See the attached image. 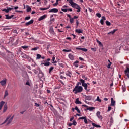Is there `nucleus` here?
I'll return each mask as SVG.
<instances>
[{"mask_svg":"<svg viewBox=\"0 0 129 129\" xmlns=\"http://www.w3.org/2000/svg\"><path fill=\"white\" fill-rule=\"evenodd\" d=\"M82 90H83V88H82V87L75 86L73 90V92H74L75 94H77L78 93H80V92H82Z\"/></svg>","mask_w":129,"mask_h":129,"instance_id":"1","label":"nucleus"},{"mask_svg":"<svg viewBox=\"0 0 129 129\" xmlns=\"http://www.w3.org/2000/svg\"><path fill=\"white\" fill-rule=\"evenodd\" d=\"M13 118H14V116H13L11 117V115L8 116L7 117L6 119L5 120L4 122L2 124H1V125L5 124V123H6V122H7V121H8V122L6 124V125H9V124H10V123H11V122H12V121H13Z\"/></svg>","mask_w":129,"mask_h":129,"instance_id":"2","label":"nucleus"},{"mask_svg":"<svg viewBox=\"0 0 129 129\" xmlns=\"http://www.w3.org/2000/svg\"><path fill=\"white\" fill-rule=\"evenodd\" d=\"M80 81L81 82V83H82V86H83V87H84V89L87 91H89V90L87 89V87H88V85H89V83H85V81H84V80L83 79H80ZM88 84V85H87Z\"/></svg>","mask_w":129,"mask_h":129,"instance_id":"3","label":"nucleus"},{"mask_svg":"<svg viewBox=\"0 0 129 129\" xmlns=\"http://www.w3.org/2000/svg\"><path fill=\"white\" fill-rule=\"evenodd\" d=\"M125 76L127 77V78L129 79V66H126V69L124 71Z\"/></svg>","mask_w":129,"mask_h":129,"instance_id":"4","label":"nucleus"},{"mask_svg":"<svg viewBox=\"0 0 129 129\" xmlns=\"http://www.w3.org/2000/svg\"><path fill=\"white\" fill-rule=\"evenodd\" d=\"M12 10H13V8L9 7L7 9H4L2 11L3 12H5V13H9Z\"/></svg>","mask_w":129,"mask_h":129,"instance_id":"5","label":"nucleus"},{"mask_svg":"<svg viewBox=\"0 0 129 129\" xmlns=\"http://www.w3.org/2000/svg\"><path fill=\"white\" fill-rule=\"evenodd\" d=\"M59 12V10L57 8H52L49 11V13H58Z\"/></svg>","mask_w":129,"mask_h":129,"instance_id":"6","label":"nucleus"},{"mask_svg":"<svg viewBox=\"0 0 129 129\" xmlns=\"http://www.w3.org/2000/svg\"><path fill=\"white\" fill-rule=\"evenodd\" d=\"M7 55L10 59H13L14 58V54H13L12 52H10L9 51H7Z\"/></svg>","mask_w":129,"mask_h":129,"instance_id":"7","label":"nucleus"},{"mask_svg":"<svg viewBox=\"0 0 129 129\" xmlns=\"http://www.w3.org/2000/svg\"><path fill=\"white\" fill-rule=\"evenodd\" d=\"M0 83L2 86H5L7 84V79H4L0 82Z\"/></svg>","mask_w":129,"mask_h":129,"instance_id":"8","label":"nucleus"},{"mask_svg":"<svg viewBox=\"0 0 129 129\" xmlns=\"http://www.w3.org/2000/svg\"><path fill=\"white\" fill-rule=\"evenodd\" d=\"M104 21H106V18L105 16H102L100 21V24L102 25H104Z\"/></svg>","mask_w":129,"mask_h":129,"instance_id":"9","label":"nucleus"},{"mask_svg":"<svg viewBox=\"0 0 129 129\" xmlns=\"http://www.w3.org/2000/svg\"><path fill=\"white\" fill-rule=\"evenodd\" d=\"M66 75H67V76H69V77L71 78V77L72 76V72L68 71L66 72Z\"/></svg>","mask_w":129,"mask_h":129,"instance_id":"10","label":"nucleus"},{"mask_svg":"<svg viewBox=\"0 0 129 129\" xmlns=\"http://www.w3.org/2000/svg\"><path fill=\"white\" fill-rule=\"evenodd\" d=\"M84 97L86 100H91V99H92V97L90 96H86V95H85Z\"/></svg>","mask_w":129,"mask_h":129,"instance_id":"11","label":"nucleus"},{"mask_svg":"<svg viewBox=\"0 0 129 129\" xmlns=\"http://www.w3.org/2000/svg\"><path fill=\"white\" fill-rule=\"evenodd\" d=\"M70 5H71L72 8H75V7L76 6V5H77V4L74 3L73 1H72V0H71L70 2H69Z\"/></svg>","mask_w":129,"mask_h":129,"instance_id":"12","label":"nucleus"},{"mask_svg":"<svg viewBox=\"0 0 129 129\" xmlns=\"http://www.w3.org/2000/svg\"><path fill=\"white\" fill-rule=\"evenodd\" d=\"M76 50H81V51H83V52H87L88 50L86 48H79V47H76Z\"/></svg>","mask_w":129,"mask_h":129,"instance_id":"13","label":"nucleus"},{"mask_svg":"<svg viewBox=\"0 0 129 129\" xmlns=\"http://www.w3.org/2000/svg\"><path fill=\"white\" fill-rule=\"evenodd\" d=\"M33 23H34V20L32 19L30 21H29V22H26L25 23V25L30 26V25H32V24H33Z\"/></svg>","mask_w":129,"mask_h":129,"instance_id":"14","label":"nucleus"},{"mask_svg":"<svg viewBox=\"0 0 129 129\" xmlns=\"http://www.w3.org/2000/svg\"><path fill=\"white\" fill-rule=\"evenodd\" d=\"M100 112L98 111L96 113V115L97 117L99 118V119H102L103 117L102 116L100 115Z\"/></svg>","mask_w":129,"mask_h":129,"instance_id":"15","label":"nucleus"},{"mask_svg":"<svg viewBox=\"0 0 129 129\" xmlns=\"http://www.w3.org/2000/svg\"><path fill=\"white\" fill-rule=\"evenodd\" d=\"M5 17L6 20H10L12 18H14V15H12L11 16H9V15H5Z\"/></svg>","mask_w":129,"mask_h":129,"instance_id":"16","label":"nucleus"},{"mask_svg":"<svg viewBox=\"0 0 129 129\" xmlns=\"http://www.w3.org/2000/svg\"><path fill=\"white\" fill-rule=\"evenodd\" d=\"M38 77H39V78H43V77H44V73H43V72H39Z\"/></svg>","mask_w":129,"mask_h":129,"instance_id":"17","label":"nucleus"},{"mask_svg":"<svg viewBox=\"0 0 129 129\" xmlns=\"http://www.w3.org/2000/svg\"><path fill=\"white\" fill-rule=\"evenodd\" d=\"M7 110H8V105H7V104H6L4 106L3 111V113H5V112H6V111H7Z\"/></svg>","mask_w":129,"mask_h":129,"instance_id":"18","label":"nucleus"},{"mask_svg":"<svg viewBox=\"0 0 129 129\" xmlns=\"http://www.w3.org/2000/svg\"><path fill=\"white\" fill-rule=\"evenodd\" d=\"M112 106H114L115 105V101L113 100V98H111V105Z\"/></svg>","mask_w":129,"mask_h":129,"instance_id":"19","label":"nucleus"},{"mask_svg":"<svg viewBox=\"0 0 129 129\" xmlns=\"http://www.w3.org/2000/svg\"><path fill=\"white\" fill-rule=\"evenodd\" d=\"M46 17L47 16L45 15H43L39 18L38 21H42V20H44V19H46Z\"/></svg>","mask_w":129,"mask_h":129,"instance_id":"20","label":"nucleus"},{"mask_svg":"<svg viewBox=\"0 0 129 129\" xmlns=\"http://www.w3.org/2000/svg\"><path fill=\"white\" fill-rule=\"evenodd\" d=\"M92 125H93V126H94V127H97V128H100V127H101V126H100V125H97L94 123H92Z\"/></svg>","mask_w":129,"mask_h":129,"instance_id":"21","label":"nucleus"},{"mask_svg":"<svg viewBox=\"0 0 129 129\" xmlns=\"http://www.w3.org/2000/svg\"><path fill=\"white\" fill-rule=\"evenodd\" d=\"M75 103L76 104H82V102H81L80 101H79V98H77L75 101Z\"/></svg>","mask_w":129,"mask_h":129,"instance_id":"22","label":"nucleus"},{"mask_svg":"<svg viewBox=\"0 0 129 129\" xmlns=\"http://www.w3.org/2000/svg\"><path fill=\"white\" fill-rule=\"evenodd\" d=\"M94 109H95V108H94V107H90L87 108L86 110H89V111H92V110H93Z\"/></svg>","mask_w":129,"mask_h":129,"instance_id":"23","label":"nucleus"},{"mask_svg":"<svg viewBox=\"0 0 129 129\" xmlns=\"http://www.w3.org/2000/svg\"><path fill=\"white\" fill-rule=\"evenodd\" d=\"M41 65H44V66H50V62L48 61L47 62H42Z\"/></svg>","mask_w":129,"mask_h":129,"instance_id":"24","label":"nucleus"},{"mask_svg":"<svg viewBox=\"0 0 129 129\" xmlns=\"http://www.w3.org/2000/svg\"><path fill=\"white\" fill-rule=\"evenodd\" d=\"M69 58L71 60H74V56L73 55H72L71 54H69Z\"/></svg>","mask_w":129,"mask_h":129,"instance_id":"25","label":"nucleus"},{"mask_svg":"<svg viewBox=\"0 0 129 129\" xmlns=\"http://www.w3.org/2000/svg\"><path fill=\"white\" fill-rule=\"evenodd\" d=\"M116 31H117V29H114L113 30H112L111 32H109L108 33V35H109L110 34H112V35H113V34H114V33H115Z\"/></svg>","mask_w":129,"mask_h":129,"instance_id":"26","label":"nucleus"},{"mask_svg":"<svg viewBox=\"0 0 129 129\" xmlns=\"http://www.w3.org/2000/svg\"><path fill=\"white\" fill-rule=\"evenodd\" d=\"M49 9H50V6L47 8H41L39 9V10H40V11H46V10H49Z\"/></svg>","mask_w":129,"mask_h":129,"instance_id":"27","label":"nucleus"},{"mask_svg":"<svg viewBox=\"0 0 129 129\" xmlns=\"http://www.w3.org/2000/svg\"><path fill=\"white\" fill-rule=\"evenodd\" d=\"M78 63H79V61L76 60L74 63V66L75 67L77 68L78 67Z\"/></svg>","mask_w":129,"mask_h":129,"instance_id":"28","label":"nucleus"},{"mask_svg":"<svg viewBox=\"0 0 129 129\" xmlns=\"http://www.w3.org/2000/svg\"><path fill=\"white\" fill-rule=\"evenodd\" d=\"M75 32L78 34H81V33H82V30L81 29H76Z\"/></svg>","mask_w":129,"mask_h":129,"instance_id":"29","label":"nucleus"},{"mask_svg":"<svg viewBox=\"0 0 129 129\" xmlns=\"http://www.w3.org/2000/svg\"><path fill=\"white\" fill-rule=\"evenodd\" d=\"M8 95H9V93L8 92V90H6V91H5V92L4 98H6V97H7V96H8Z\"/></svg>","mask_w":129,"mask_h":129,"instance_id":"30","label":"nucleus"},{"mask_svg":"<svg viewBox=\"0 0 129 129\" xmlns=\"http://www.w3.org/2000/svg\"><path fill=\"white\" fill-rule=\"evenodd\" d=\"M113 123V118H112V117H111V118L110 119V125H112Z\"/></svg>","mask_w":129,"mask_h":129,"instance_id":"31","label":"nucleus"},{"mask_svg":"<svg viewBox=\"0 0 129 129\" xmlns=\"http://www.w3.org/2000/svg\"><path fill=\"white\" fill-rule=\"evenodd\" d=\"M75 110L77 111L78 113H81L80 110H79V109H78V107L76 106L75 107Z\"/></svg>","mask_w":129,"mask_h":129,"instance_id":"32","label":"nucleus"},{"mask_svg":"<svg viewBox=\"0 0 129 129\" xmlns=\"http://www.w3.org/2000/svg\"><path fill=\"white\" fill-rule=\"evenodd\" d=\"M37 50H39V47H36L31 49V51H37Z\"/></svg>","mask_w":129,"mask_h":129,"instance_id":"33","label":"nucleus"},{"mask_svg":"<svg viewBox=\"0 0 129 129\" xmlns=\"http://www.w3.org/2000/svg\"><path fill=\"white\" fill-rule=\"evenodd\" d=\"M36 56V59H41V58H42V55H41V54H37Z\"/></svg>","mask_w":129,"mask_h":129,"instance_id":"34","label":"nucleus"},{"mask_svg":"<svg viewBox=\"0 0 129 129\" xmlns=\"http://www.w3.org/2000/svg\"><path fill=\"white\" fill-rule=\"evenodd\" d=\"M4 105H5V102L1 101L0 102V107H3V106H4Z\"/></svg>","mask_w":129,"mask_h":129,"instance_id":"35","label":"nucleus"},{"mask_svg":"<svg viewBox=\"0 0 129 129\" xmlns=\"http://www.w3.org/2000/svg\"><path fill=\"white\" fill-rule=\"evenodd\" d=\"M31 19V16H26L25 18V21H28V20H30Z\"/></svg>","mask_w":129,"mask_h":129,"instance_id":"36","label":"nucleus"},{"mask_svg":"<svg viewBox=\"0 0 129 129\" xmlns=\"http://www.w3.org/2000/svg\"><path fill=\"white\" fill-rule=\"evenodd\" d=\"M49 32L50 33H51V34H54V29H53V28H50L49 30Z\"/></svg>","mask_w":129,"mask_h":129,"instance_id":"37","label":"nucleus"},{"mask_svg":"<svg viewBox=\"0 0 129 129\" xmlns=\"http://www.w3.org/2000/svg\"><path fill=\"white\" fill-rule=\"evenodd\" d=\"M106 25H107V26H111V23H110V22H109V21H106Z\"/></svg>","mask_w":129,"mask_h":129,"instance_id":"38","label":"nucleus"},{"mask_svg":"<svg viewBox=\"0 0 129 129\" xmlns=\"http://www.w3.org/2000/svg\"><path fill=\"white\" fill-rule=\"evenodd\" d=\"M74 22V19L73 18H70V23L71 24H73Z\"/></svg>","mask_w":129,"mask_h":129,"instance_id":"39","label":"nucleus"},{"mask_svg":"<svg viewBox=\"0 0 129 129\" xmlns=\"http://www.w3.org/2000/svg\"><path fill=\"white\" fill-rule=\"evenodd\" d=\"M76 28H78V26L79 25V22L78 21V20H76Z\"/></svg>","mask_w":129,"mask_h":129,"instance_id":"40","label":"nucleus"},{"mask_svg":"<svg viewBox=\"0 0 129 129\" xmlns=\"http://www.w3.org/2000/svg\"><path fill=\"white\" fill-rule=\"evenodd\" d=\"M31 11H32V8H31V7H28L27 9V12H31Z\"/></svg>","mask_w":129,"mask_h":129,"instance_id":"41","label":"nucleus"},{"mask_svg":"<svg viewBox=\"0 0 129 129\" xmlns=\"http://www.w3.org/2000/svg\"><path fill=\"white\" fill-rule=\"evenodd\" d=\"M53 69H54L53 67H51V68H50L49 70V73L51 74V72H52V70H53Z\"/></svg>","mask_w":129,"mask_h":129,"instance_id":"42","label":"nucleus"},{"mask_svg":"<svg viewBox=\"0 0 129 129\" xmlns=\"http://www.w3.org/2000/svg\"><path fill=\"white\" fill-rule=\"evenodd\" d=\"M62 52H71V49H69V50H67V49H63L62 50Z\"/></svg>","mask_w":129,"mask_h":129,"instance_id":"43","label":"nucleus"},{"mask_svg":"<svg viewBox=\"0 0 129 129\" xmlns=\"http://www.w3.org/2000/svg\"><path fill=\"white\" fill-rule=\"evenodd\" d=\"M84 121L85 124H87V123H88V121H87V119H86V117H85V119H84Z\"/></svg>","mask_w":129,"mask_h":129,"instance_id":"44","label":"nucleus"},{"mask_svg":"<svg viewBox=\"0 0 129 129\" xmlns=\"http://www.w3.org/2000/svg\"><path fill=\"white\" fill-rule=\"evenodd\" d=\"M58 65H59L60 66V67L64 68V64L60 63V62H58Z\"/></svg>","mask_w":129,"mask_h":129,"instance_id":"45","label":"nucleus"},{"mask_svg":"<svg viewBox=\"0 0 129 129\" xmlns=\"http://www.w3.org/2000/svg\"><path fill=\"white\" fill-rule=\"evenodd\" d=\"M96 16L98 18H101V14L100 13H97Z\"/></svg>","mask_w":129,"mask_h":129,"instance_id":"46","label":"nucleus"},{"mask_svg":"<svg viewBox=\"0 0 129 129\" xmlns=\"http://www.w3.org/2000/svg\"><path fill=\"white\" fill-rule=\"evenodd\" d=\"M61 11L64 12V13H67V8L66 9H61Z\"/></svg>","mask_w":129,"mask_h":129,"instance_id":"47","label":"nucleus"},{"mask_svg":"<svg viewBox=\"0 0 129 129\" xmlns=\"http://www.w3.org/2000/svg\"><path fill=\"white\" fill-rule=\"evenodd\" d=\"M82 78L84 79V80H87L88 78L87 77H85V75H83L82 76Z\"/></svg>","mask_w":129,"mask_h":129,"instance_id":"48","label":"nucleus"},{"mask_svg":"<svg viewBox=\"0 0 129 129\" xmlns=\"http://www.w3.org/2000/svg\"><path fill=\"white\" fill-rule=\"evenodd\" d=\"M21 48H22V49H28V48H29V47L28 46H21Z\"/></svg>","mask_w":129,"mask_h":129,"instance_id":"49","label":"nucleus"},{"mask_svg":"<svg viewBox=\"0 0 129 129\" xmlns=\"http://www.w3.org/2000/svg\"><path fill=\"white\" fill-rule=\"evenodd\" d=\"M72 124L73 125H76V124H77V122H76V121L73 120Z\"/></svg>","mask_w":129,"mask_h":129,"instance_id":"50","label":"nucleus"},{"mask_svg":"<svg viewBox=\"0 0 129 129\" xmlns=\"http://www.w3.org/2000/svg\"><path fill=\"white\" fill-rule=\"evenodd\" d=\"M97 100L99 101V102H101V100L99 98V96L97 97Z\"/></svg>","mask_w":129,"mask_h":129,"instance_id":"51","label":"nucleus"},{"mask_svg":"<svg viewBox=\"0 0 129 129\" xmlns=\"http://www.w3.org/2000/svg\"><path fill=\"white\" fill-rule=\"evenodd\" d=\"M58 5H59V3H58V1H56V3L53 4V6H58Z\"/></svg>","mask_w":129,"mask_h":129,"instance_id":"52","label":"nucleus"},{"mask_svg":"<svg viewBox=\"0 0 129 129\" xmlns=\"http://www.w3.org/2000/svg\"><path fill=\"white\" fill-rule=\"evenodd\" d=\"M111 64H112V62H109L107 66V68H108L109 69V68H110V66H111Z\"/></svg>","mask_w":129,"mask_h":129,"instance_id":"53","label":"nucleus"},{"mask_svg":"<svg viewBox=\"0 0 129 129\" xmlns=\"http://www.w3.org/2000/svg\"><path fill=\"white\" fill-rule=\"evenodd\" d=\"M86 117V116H84V117H81L80 118H79V120H80V119H85V118Z\"/></svg>","mask_w":129,"mask_h":129,"instance_id":"54","label":"nucleus"},{"mask_svg":"<svg viewBox=\"0 0 129 129\" xmlns=\"http://www.w3.org/2000/svg\"><path fill=\"white\" fill-rule=\"evenodd\" d=\"M80 8V6H79L78 4H77V5H76V7H75V9H76L77 10Z\"/></svg>","mask_w":129,"mask_h":129,"instance_id":"55","label":"nucleus"},{"mask_svg":"<svg viewBox=\"0 0 129 129\" xmlns=\"http://www.w3.org/2000/svg\"><path fill=\"white\" fill-rule=\"evenodd\" d=\"M80 84H81V83H80V82H78L76 86H77L78 87H82L81 86H79V85H80Z\"/></svg>","mask_w":129,"mask_h":129,"instance_id":"56","label":"nucleus"},{"mask_svg":"<svg viewBox=\"0 0 129 129\" xmlns=\"http://www.w3.org/2000/svg\"><path fill=\"white\" fill-rule=\"evenodd\" d=\"M35 106H36V107H39L40 106V104L35 103Z\"/></svg>","mask_w":129,"mask_h":129,"instance_id":"57","label":"nucleus"},{"mask_svg":"<svg viewBox=\"0 0 129 129\" xmlns=\"http://www.w3.org/2000/svg\"><path fill=\"white\" fill-rule=\"evenodd\" d=\"M91 49L92 51H93V52H96V48H91Z\"/></svg>","mask_w":129,"mask_h":129,"instance_id":"58","label":"nucleus"},{"mask_svg":"<svg viewBox=\"0 0 129 129\" xmlns=\"http://www.w3.org/2000/svg\"><path fill=\"white\" fill-rule=\"evenodd\" d=\"M67 12H68V11L69 12H72V9H71V8H67Z\"/></svg>","mask_w":129,"mask_h":129,"instance_id":"59","label":"nucleus"},{"mask_svg":"<svg viewBox=\"0 0 129 129\" xmlns=\"http://www.w3.org/2000/svg\"><path fill=\"white\" fill-rule=\"evenodd\" d=\"M110 110H111V107L108 106L107 111H110Z\"/></svg>","mask_w":129,"mask_h":129,"instance_id":"60","label":"nucleus"},{"mask_svg":"<svg viewBox=\"0 0 129 129\" xmlns=\"http://www.w3.org/2000/svg\"><path fill=\"white\" fill-rule=\"evenodd\" d=\"M80 10H81V7H80L79 8H78L77 12L78 13H79L80 12Z\"/></svg>","mask_w":129,"mask_h":129,"instance_id":"61","label":"nucleus"},{"mask_svg":"<svg viewBox=\"0 0 129 129\" xmlns=\"http://www.w3.org/2000/svg\"><path fill=\"white\" fill-rule=\"evenodd\" d=\"M97 43H98L99 45H102V43H101V42H100L99 40H97Z\"/></svg>","mask_w":129,"mask_h":129,"instance_id":"62","label":"nucleus"},{"mask_svg":"<svg viewBox=\"0 0 129 129\" xmlns=\"http://www.w3.org/2000/svg\"><path fill=\"white\" fill-rule=\"evenodd\" d=\"M33 72L35 74H37L38 73V71L36 70H33Z\"/></svg>","mask_w":129,"mask_h":129,"instance_id":"63","label":"nucleus"},{"mask_svg":"<svg viewBox=\"0 0 129 129\" xmlns=\"http://www.w3.org/2000/svg\"><path fill=\"white\" fill-rule=\"evenodd\" d=\"M13 33H15L16 34H18V33L17 32L16 29H14L13 30Z\"/></svg>","mask_w":129,"mask_h":129,"instance_id":"64","label":"nucleus"}]
</instances>
